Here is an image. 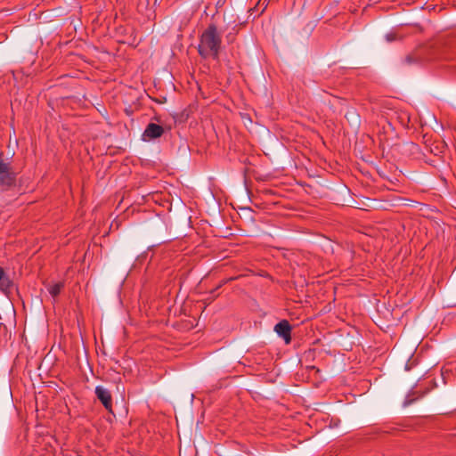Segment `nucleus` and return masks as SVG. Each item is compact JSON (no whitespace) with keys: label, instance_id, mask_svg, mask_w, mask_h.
<instances>
[{"label":"nucleus","instance_id":"f257e3e1","mask_svg":"<svg viewBox=\"0 0 456 456\" xmlns=\"http://www.w3.org/2000/svg\"><path fill=\"white\" fill-rule=\"evenodd\" d=\"M221 45V37L217 33L216 27L213 24L202 33L199 45V53L201 56H214L217 58Z\"/></svg>","mask_w":456,"mask_h":456},{"label":"nucleus","instance_id":"f03ea898","mask_svg":"<svg viewBox=\"0 0 456 456\" xmlns=\"http://www.w3.org/2000/svg\"><path fill=\"white\" fill-rule=\"evenodd\" d=\"M17 173L10 163L5 162L0 156V189L6 191L16 184Z\"/></svg>","mask_w":456,"mask_h":456},{"label":"nucleus","instance_id":"7ed1b4c3","mask_svg":"<svg viewBox=\"0 0 456 456\" xmlns=\"http://www.w3.org/2000/svg\"><path fill=\"white\" fill-rule=\"evenodd\" d=\"M164 133V129L161 126L159 125H157L155 123H150L143 134H142V139L144 141H150V140H152V139H156V138H159Z\"/></svg>","mask_w":456,"mask_h":456},{"label":"nucleus","instance_id":"20e7f679","mask_svg":"<svg viewBox=\"0 0 456 456\" xmlns=\"http://www.w3.org/2000/svg\"><path fill=\"white\" fill-rule=\"evenodd\" d=\"M95 395L106 410L111 411L112 399L110 392L102 386L95 387Z\"/></svg>","mask_w":456,"mask_h":456},{"label":"nucleus","instance_id":"39448f33","mask_svg":"<svg viewBox=\"0 0 456 456\" xmlns=\"http://www.w3.org/2000/svg\"><path fill=\"white\" fill-rule=\"evenodd\" d=\"M274 330L277 334L281 337L286 344L290 342V331L291 327L288 321L282 320L274 326Z\"/></svg>","mask_w":456,"mask_h":456},{"label":"nucleus","instance_id":"423d86ee","mask_svg":"<svg viewBox=\"0 0 456 456\" xmlns=\"http://www.w3.org/2000/svg\"><path fill=\"white\" fill-rule=\"evenodd\" d=\"M11 285V281L8 277L5 275L4 269L0 266V289L4 291Z\"/></svg>","mask_w":456,"mask_h":456},{"label":"nucleus","instance_id":"0eeeda50","mask_svg":"<svg viewBox=\"0 0 456 456\" xmlns=\"http://www.w3.org/2000/svg\"><path fill=\"white\" fill-rule=\"evenodd\" d=\"M62 288H63V283L58 282V283H54V284H50L48 286L47 289H48V292L51 294V296L53 297H55L61 293V290L62 289Z\"/></svg>","mask_w":456,"mask_h":456},{"label":"nucleus","instance_id":"6e6552de","mask_svg":"<svg viewBox=\"0 0 456 456\" xmlns=\"http://www.w3.org/2000/svg\"><path fill=\"white\" fill-rule=\"evenodd\" d=\"M226 39L229 43H232L235 39V36L234 34L232 33H229L227 36H226Z\"/></svg>","mask_w":456,"mask_h":456}]
</instances>
